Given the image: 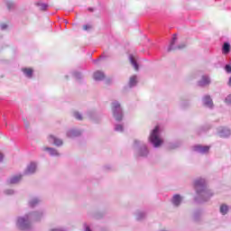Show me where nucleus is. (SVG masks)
<instances>
[{
	"label": "nucleus",
	"instance_id": "f257e3e1",
	"mask_svg": "<svg viewBox=\"0 0 231 231\" xmlns=\"http://www.w3.org/2000/svg\"><path fill=\"white\" fill-rule=\"evenodd\" d=\"M44 217V210L40 209L36 211H31L24 217H18L16 221V226L20 230L30 231L32 230V223H37Z\"/></svg>",
	"mask_w": 231,
	"mask_h": 231
},
{
	"label": "nucleus",
	"instance_id": "f03ea898",
	"mask_svg": "<svg viewBox=\"0 0 231 231\" xmlns=\"http://www.w3.org/2000/svg\"><path fill=\"white\" fill-rule=\"evenodd\" d=\"M194 189L196 191L195 201L197 203H205L214 196L212 190L207 186V180L199 178L194 180Z\"/></svg>",
	"mask_w": 231,
	"mask_h": 231
},
{
	"label": "nucleus",
	"instance_id": "7ed1b4c3",
	"mask_svg": "<svg viewBox=\"0 0 231 231\" xmlns=\"http://www.w3.org/2000/svg\"><path fill=\"white\" fill-rule=\"evenodd\" d=\"M134 149H135L136 158H147L149 156V148L143 141H134Z\"/></svg>",
	"mask_w": 231,
	"mask_h": 231
},
{
	"label": "nucleus",
	"instance_id": "20e7f679",
	"mask_svg": "<svg viewBox=\"0 0 231 231\" xmlns=\"http://www.w3.org/2000/svg\"><path fill=\"white\" fill-rule=\"evenodd\" d=\"M113 116L116 122H122L124 120V109L122 108V105L120 102L114 101L111 104Z\"/></svg>",
	"mask_w": 231,
	"mask_h": 231
},
{
	"label": "nucleus",
	"instance_id": "39448f33",
	"mask_svg": "<svg viewBox=\"0 0 231 231\" xmlns=\"http://www.w3.org/2000/svg\"><path fill=\"white\" fill-rule=\"evenodd\" d=\"M149 142L153 145V147H160L162 143H163V140L160 138V126H155V128L152 131Z\"/></svg>",
	"mask_w": 231,
	"mask_h": 231
},
{
	"label": "nucleus",
	"instance_id": "423d86ee",
	"mask_svg": "<svg viewBox=\"0 0 231 231\" xmlns=\"http://www.w3.org/2000/svg\"><path fill=\"white\" fill-rule=\"evenodd\" d=\"M176 42H178V36L173 34L170 46L168 47V51H174V50H183L184 48H187V44L185 42H182L178 46H176Z\"/></svg>",
	"mask_w": 231,
	"mask_h": 231
},
{
	"label": "nucleus",
	"instance_id": "0eeeda50",
	"mask_svg": "<svg viewBox=\"0 0 231 231\" xmlns=\"http://www.w3.org/2000/svg\"><path fill=\"white\" fill-rule=\"evenodd\" d=\"M192 151H194V152H198L199 154H207L210 151V146L196 144L192 147Z\"/></svg>",
	"mask_w": 231,
	"mask_h": 231
},
{
	"label": "nucleus",
	"instance_id": "6e6552de",
	"mask_svg": "<svg viewBox=\"0 0 231 231\" xmlns=\"http://www.w3.org/2000/svg\"><path fill=\"white\" fill-rule=\"evenodd\" d=\"M202 106H204V107H208V109H214V101L210 95H205L202 97Z\"/></svg>",
	"mask_w": 231,
	"mask_h": 231
},
{
	"label": "nucleus",
	"instance_id": "1a4fd4ad",
	"mask_svg": "<svg viewBox=\"0 0 231 231\" xmlns=\"http://www.w3.org/2000/svg\"><path fill=\"white\" fill-rule=\"evenodd\" d=\"M49 143H53V145H56V147H62L64 142H62V139L57 138L54 135H50L48 137Z\"/></svg>",
	"mask_w": 231,
	"mask_h": 231
},
{
	"label": "nucleus",
	"instance_id": "9d476101",
	"mask_svg": "<svg viewBox=\"0 0 231 231\" xmlns=\"http://www.w3.org/2000/svg\"><path fill=\"white\" fill-rule=\"evenodd\" d=\"M42 151H43L44 152H48L50 156H60V153L55 148L44 146L42 147Z\"/></svg>",
	"mask_w": 231,
	"mask_h": 231
},
{
	"label": "nucleus",
	"instance_id": "9b49d317",
	"mask_svg": "<svg viewBox=\"0 0 231 231\" xmlns=\"http://www.w3.org/2000/svg\"><path fill=\"white\" fill-rule=\"evenodd\" d=\"M210 85V78L208 76H202L201 79L198 81V86L199 88H207Z\"/></svg>",
	"mask_w": 231,
	"mask_h": 231
},
{
	"label": "nucleus",
	"instance_id": "f8f14e48",
	"mask_svg": "<svg viewBox=\"0 0 231 231\" xmlns=\"http://www.w3.org/2000/svg\"><path fill=\"white\" fill-rule=\"evenodd\" d=\"M80 134H82V131L75 128L69 129L67 132L68 138H78V136H80Z\"/></svg>",
	"mask_w": 231,
	"mask_h": 231
},
{
	"label": "nucleus",
	"instance_id": "ddd939ff",
	"mask_svg": "<svg viewBox=\"0 0 231 231\" xmlns=\"http://www.w3.org/2000/svg\"><path fill=\"white\" fill-rule=\"evenodd\" d=\"M183 201V197L180 196V194H175L171 198V203L173 207H180L181 205V202Z\"/></svg>",
	"mask_w": 231,
	"mask_h": 231
},
{
	"label": "nucleus",
	"instance_id": "4468645a",
	"mask_svg": "<svg viewBox=\"0 0 231 231\" xmlns=\"http://www.w3.org/2000/svg\"><path fill=\"white\" fill-rule=\"evenodd\" d=\"M35 171H37V164L35 162H31L24 171V174H35Z\"/></svg>",
	"mask_w": 231,
	"mask_h": 231
},
{
	"label": "nucleus",
	"instance_id": "2eb2a0df",
	"mask_svg": "<svg viewBox=\"0 0 231 231\" xmlns=\"http://www.w3.org/2000/svg\"><path fill=\"white\" fill-rule=\"evenodd\" d=\"M230 134H231V132H230V129L228 128L220 127L218 129V135L220 136V138H228Z\"/></svg>",
	"mask_w": 231,
	"mask_h": 231
},
{
	"label": "nucleus",
	"instance_id": "dca6fc26",
	"mask_svg": "<svg viewBox=\"0 0 231 231\" xmlns=\"http://www.w3.org/2000/svg\"><path fill=\"white\" fill-rule=\"evenodd\" d=\"M22 178H23V175H21V174L14 175L7 180V183H8V185H15V184L19 183V181H21Z\"/></svg>",
	"mask_w": 231,
	"mask_h": 231
},
{
	"label": "nucleus",
	"instance_id": "f3484780",
	"mask_svg": "<svg viewBox=\"0 0 231 231\" xmlns=\"http://www.w3.org/2000/svg\"><path fill=\"white\" fill-rule=\"evenodd\" d=\"M128 59L132 66L134 68L135 71H138V69H140V66L138 65V61H136V57H134V55L133 54H130Z\"/></svg>",
	"mask_w": 231,
	"mask_h": 231
},
{
	"label": "nucleus",
	"instance_id": "a211bd4d",
	"mask_svg": "<svg viewBox=\"0 0 231 231\" xmlns=\"http://www.w3.org/2000/svg\"><path fill=\"white\" fill-rule=\"evenodd\" d=\"M22 71L27 79H32L33 77V69H32L24 68Z\"/></svg>",
	"mask_w": 231,
	"mask_h": 231
},
{
	"label": "nucleus",
	"instance_id": "6ab92c4d",
	"mask_svg": "<svg viewBox=\"0 0 231 231\" xmlns=\"http://www.w3.org/2000/svg\"><path fill=\"white\" fill-rule=\"evenodd\" d=\"M106 79V75L104 72L97 70L94 73V79L96 80H104Z\"/></svg>",
	"mask_w": 231,
	"mask_h": 231
},
{
	"label": "nucleus",
	"instance_id": "aec40b11",
	"mask_svg": "<svg viewBox=\"0 0 231 231\" xmlns=\"http://www.w3.org/2000/svg\"><path fill=\"white\" fill-rule=\"evenodd\" d=\"M222 51L225 55H228L230 53V43L229 42H224L222 46Z\"/></svg>",
	"mask_w": 231,
	"mask_h": 231
},
{
	"label": "nucleus",
	"instance_id": "412c9836",
	"mask_svg": "<svg viewBox=\"0 0 231 231\" xmlns=\"http://www.w3.org/2000/svg\"><path fill=\"white\" fill-rule=\"evenodd\" d=\"M41 203V199L39 198H33L29 201V207L33 208L36 205H39Z\"/></svg>",
	"mask_w": 231,
	"mask_h": 231
},
{
	"label": "nucleus",
	"instance_id": "4be33fe9",
	"mask_svg": "<svg viewBox=\"0 0 231 231\" xmlns=\"http://www.w3.org/2000/svg\"><path fill=\"white\" fill-rule=\"evenodd\" d=\"M72 77L76 79V80H82L84 79L82 73L77 70L72 71Z\"/></svg>",
	"mask_w": 231,
	"mask_h": 231
},
{
	"label": "nucleus",
	"instance_id": "5701e85b",
	"mask_svg": "<svg viewBox=\"0 0 231 231\" xmlns=\"http://www.w3.org/2000/svg\"><path fill=\"white\" fill-rule=\"evenodd\" d=\"M180 146H181L180 142H175V143H168V149H171V150L178 149V147H180Z\"/></svg>",
	"mask_w": 231,
	"mask_h": 231
},
{
	"label": "nucleus",
	"instance_id": "b1692460",
	"mask_svg": "<svg viewBox=\"0 0 231 231\" xmlns=\"http://www.w3.org/2000/svg\"><path fill=\"white\" fill-rule=\"evenodd\" d=\"M220 214H222V216H226V214H228V206L226 204H222L220 206Z\"/></svg>",
	"mask_w": 231,
	"mask_h": 231
},
{
	"label": "nucleus",
	"instance_id": "393cba45",
	"mask_svg": "<svg viewBox=\"0 0 231 231\" xmlns=\"http://www.w3.org/2000/svg\"><path fill=\"white\" fill-rule=\"evenodd\" d=\"M135 216L137 221H142V219H145V212L143 211H137L135 213Z\"/></svg>",
	"mask_w": 231,
	"mask_h": 231
},
{
	"label": "nucleus",
	"instance_id": "a878e982",
	"mask_svg": "<svg viewBox=\"0 0 231 231\" xmlns=\"http://www.w3.org/2000/svg\"><path fill=\"white\" fill-rule=\"evenodd\" d=\"M136 76H132L129 80V86L130 88H134L136 84H138V80L136 79Z\"/></svg>",
	"mask_w": 231,
	"mask_h": 231
},
{
	"label": "nucleus",
	"instance_id": "bb28decb",
	"mask_svg": "<svg viewBox=\"0 0 231 231\" xmlns=\"http://www.w3.org/2000/svg\"><path fill=\"white\" fill-rule=\"evenodd\" d=\"M36 6H39L42 12H46L48 10V4L36 3Z\"/></svg>",
	"mask_w": 231,
	"mask_h": 231
},
{
	"label": "nucleus",
	"instance_id": "cd10ccee",
	"mask_svg": "<svg viewBox=\"0 0 231 231\" xmlns=\"http://www.w3.org/2000/svg\"><path fill=\"white\" fill-rule=\"evenodd\" d=\"M189 106H190V102H189V100H182L180 102V107L182 109H187V107H189Z\"/></svg>",
	"mask_w": 231,
	"mask_h": 231
},
{
	"label": "nucleus",
	"instance_id": "c85d7f7f",
	"mask_svg": "<svg viewBox=\"0 0 231 231\" xmlns=\"http://www.w3.org/2000/svg\"><path fill=\"white\" fill-rule=\"evenodd\" d=\"M115 131H116L117 133H124V125H115Z\"/></svg>",
	"mask_w": 231,
	"mask_h": 231
},
{
	"label": "nucleus",
	"instance_id": "c756f323",
	"mask_svg": "<svg viewBox=\"0 0 231 231\" xmlns=\"http://www.w3.org/2000/svg\"><path fill=\"white\" fill-rule=\"evenodd\" d=\"M208 129H210V127H208V126L200 127L199 130V134H201V133H207V131H208Z\"/></svg>",
	"mask_w": 231,
	"mask_h": 231
},
{
	"label": "nucleus",
	"instance_id": "7c9ffc66",
	"mask_svg": "<svg viewBox=\"0 0 231 231\" xmlns=\"http://www.w3.org/2000/svg\"><path fill=\"white\" fill-rule=\"evenodd\" d=\"M87 116L88 118H90L91 120H93V118H95V112L94 111H88L87 112Z\"/></svg>",
	"mask_w": 231,
	"mask_h": 231
},
{
	"label": "nucleus",
	"instance_id": "2f4dec72",
	"mask_svg": "<svg viewBox=\"0 0 231 231\" xmlns=\"http://www.w3.org/2000/svg\"><path fill=\"white\" fill-rule=\"evenodd\" d=\"M5 194H6V196H12L15 194V191L14 189H5Z\"/></svg>",
	"mask_w": 231,
	"mask_h": 231
},
{
	"label": "nucleus",
	"instance_id": "473e14b6",
	"mask_svg": "<svg viewBox=\"0 0 231 231\" xmlns=\"http://www.w3.org/2000/svg\"><path fill=\"white\" fill-rule=\"evenodd\" d=\"M74 117L77 119V120H82V115L79 112H74Z\"/></svg>",
	"mask_w": 231,
	"mask_h": 231
},
{
	"label": "nucleus",
	"instance_id": "72a5a7b5",
	"mask_svg": "<svg viewBox=\"0 0 231 231\" xmlns=\"http://www.w3.org/2000/svg\"><path fill=\"white\" fill-rule=\"evenodd\" d=\"M226 104H227L228 106H231V94H229L226 99H225Z\"/></svg>",
	"mask_w": 231,
	"mask_h": 231
},
{
	"label": "nucleus",
	"instance_id": "f704fd0d",
	"mask_svg": "<svg viewBox=\"0 0 231 231\" xmlns=\"http://www.w3.org/2000/svg\"><path fill=\"white\" fill-rule=\"evenodd\" d=\"M6 6L8 8V10H12V8H14V6H15V5L13 2H7Z\"/></svg>",
	"mask_w": 231,
	"mask_h": 231
},
{
	"label": "nucleus",
	"instance_id": "c9c22d12",
	"mask_svg": "<svg viewBox=\"0 0 231 231\" xmlns=\"http://www.w3.org/2000/svg\"><path fill=\"white\" fill-rule=\"evenodd\" d=\"M193 217L195 221H198V219H199V211H196L193 215Z\"/></svg>",
	"mask_w": 231,
	"mask_h": 231
},
{
	"label": "nucleus",
	"instance_id": "e433bc0d",
	"mask_svg": "<svg viewBox=\"0 0 231 231\" xmlns=\"http://www.w3.org/2000/svg\"><path fill=\"white\" fill-rule=\"evenodd\" d=\"M50 231H66V228L64 227H56V228H52Z\"/></svg>",
	"mask_w": 231,
	"mask_h": 231
},
{
	"label": "nucleus",
	"instance_id": "4c0bfd02",
	"mask_svg": "<svg viewBox=\"0 0 231 231\" xmlns=\"http://www.w3.org/2000/svg\"><path fill=\"white\" fill-rule=\"evenodd\" d=\"M83 226H84V231H93L88 224H84Z\"/></svg>",
	"mask_w": 231,
	"mask_h": 231
},
{
	"label": "nucleus",
	"instance_id": "58836bf2",
	"mask_svg": "<svg viewBox=\"0 0 231 231\" xmlns=\"http://www.w3.org/2000/svg\"><path fill=\"white\" fill-rule=\"evenodd\" d=\"M225 69H226V73H231V66L230 65L226 64L225 66Z\"/></svg>",
	"mask_w": 231,
	"mask_h": 231
},
{
	"label": "nucleus",
	"instance_id": "ea45409f",
	"mask_svg": "<svg viewBox=\"0 0 231 231\" xmlns=\"http://www.w3.org/2000/svg\"><path fill=\"white\" fill-rule=\"evenodd\" d=\"M83 30H85V32H88V30H91V25H89V24L84 25Z\"/></svg>",
	"mask_w": 231,
	"mask_h": 231
},
{
	"label": "nucleus",
	"instance_id": "a19ab883",
	"mask_svg": "<svg viewBox=\"0 0 231 231\" xmlns=\"http://www.w3.org/2000/svg\"><path fill=\"white\" fill-rule=\"evenodd\" d=\"M0 28H1V30H6V28H8V25H6V23H2L0 25Z\"/></svg>",
	"mask_w": 231,
	"mask_h": 231
},
{
	"label": "nucleus",
	"instance_id": "79ce46f5",
	"mask_svg": "<svg viewBox=\"0 0 231 231\" xmlns=\"http://www.w3.org/2000/svg\"><path fill=\"white\" fill-rule=\"evenodd\" d=\"M3 160H5V154L0 152V163L3 162Z\"/></svg>",
	"mask_w": 231,
	"mask_h": 231
},
{
	"label": "nucleus",
	"instance_id": "37998d69",
	"mask_svg": "<svg viewBox=\"0 0 231 231\" xmlns=\"http://www.w3.org/2000/svg\"><path fill=\"white\" fill-rule=\"evenodd\" d=\"M88 12H95V9L93 7H89Z\"/></svg>",
	"mask_w": 231,
	"mask_h": 231
}]
</instances>
